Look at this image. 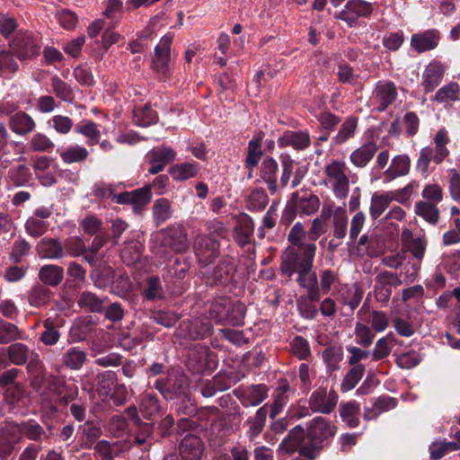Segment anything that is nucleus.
<instances>
[{
    "label": "nucleus",
    "mask_w": 460,
    "mask_h": 460,
    "mask_svg": "<svg viewBox=\"0 0 460 460\" xmlns=\"http://www.w3.org/2000/svg\"><path fill=\"white\" fill-rule=\"evenodd\" d=\"M373 12L372 4L364 0H349L344 9L335 15L336 19L344 21L349 27L354 28L361 17H367Z\"/></svg>",
    "instance_id": "4468645a"
},
{
    "label": "nucleus",
    "mask_w": 460,
    "mask_h": 460,
    "mask_svg": "<svg viewBox=\"0 0 460 460\" xmlns=\"http://www.w3.org/2000/svg\"><path fill=\"white\" fill-rule=\"evenodd\" d=\"M49 389L56 392L58 397L59 396V402L67 405L69 402L75 401L78 394V387L75 384H67L63 379L51 376L49 378Z\"/></svg>",
    "instance_id": "b1692460"
},
{
    "label": "nucleus",
    "mask_w": 460,
    "mask_h": 460,
    "mask_svg": "<svg viewBox=\"0 0 460 460\" xmlns=\"http://www.w3.org/2000/svg\"><path fill=\"white\" fill-rule=\"evenodd\" d=\"M107 300V296H99L92 291L84 290L77 298V305L86 313L102 314Z\"/></svg>",
    "instance_id": "cd10ccee"
},
{
    "label": "nucleus",
    "mask_w": 460,
    "mask_h": 460,
    "mask_svg": "<svg viewBox=\"0 0 460 460\" xmlns=\"http://www.w3.org/2000/svg\"><path fill=\"white\" fill-rule=\"evenodd\" d=\"M236 269L237 263L234 258L225 255L208 276L207 283L211 286H226L233 280Z\"/></svg>",
    "instance_id": "2eb2a0df"
},
{
    "label": "nucleus",
    "mask_w": 460,
    "mask_h": 460,
    "mask_svg": "<svg viewBox=\"0 0 460 460\" xmlns=\"http://www.w3.org/2000/svg\"><path fill=\"white\" fill-rule=\"evenodd\" d=\"M8 125L14 134L23 137L33 132L37 124L30 114L18 111L10 116Z\"/></svg>",
    "instance_id": "393cba45"
},
{
    "label": "nucleus",
    "mask_w": 460,
    "mask_h": 460,
    "mask_svg": "<svg viewBox=\"0 0 460 460\" xmlns=\"http://www.w3.org/2000/svg\"><path fill=\"white\" fill-rule=\"evenodd\" d=\"M20 433L30 440L41 441L46 437L44 428L35 420L22 421L17 425Z\"/></svg>",
    "instance_id": "a19ab883"
},
{
    "label": "nucleus",
    "mask_w": 460,
    "mask_h": 460,
    "mask_svg": "<svg viewBox=\"0 0 460 460\" xmlns=\"http://www.w3.org/2000/svg\"><path fill=\"white\" fill-rule=\"evenodd\" d=\"M253 222L250 217H244L238 221L234 229V239L241 247L252 243Z\"/></svg>",
    "instance_id": "c9c22d12"
},
{
    "label": "nucleus",
    "mask_w": 460,
    "mask_h": 460,
    "mask_svg": "<svg viewBox=\"0 0 460 460\" xmlns=\"http://www.w3.org/2000/svg\"><path fill=\"white\" fill-rule=\"evenodd\" d=\"M158 117L149 104L137 108L133 111V121L140 127H148L157 122Z\"/></svg>",
    "instance_id": "6e6d98bb"
},
{
    "label": "nucleus",
    "mask_w": 460,
    "mask_h": 460,
    "mask_svg": "<svg viewBox=\"0 0 460 460\" xmlns=\"http://www.w3.org/2000/svg\"><path fill=\"white\" fill-rule=\"evenodd\" d=\"M176 153L169 146H162L148 152L146 158L150 164L148 172L156 174L162 172L165 165L175 159Z\"/></svg>",
    "instance_id": "4be33fe9"
},
{
    "label": "nucleus",
    "mask_w": 460,
    "mask_h": 460,
    "mask_svg": "<svg viewBox=\"0 0 460 460\" xmlns=\"http://www.w3.org/2000/svg\"><path fill=\"white\" fill-rule=\"evenodd\" d=\"M14 57L10 49L0 51V77L13 75L19 70V65Z\"/></svg>",
    "instance_id": "680f3d73"
},
{
    "label": "nucleus",
    "mask_w": 460,
    "mask_h": 460,
    "mask_svg": "<svg viewBox=\"0 0 460 460\" xmlns=\"http://www.w3.org/2000/svg\"><path fill=\"white\" fill-rule=\"evenodd\" d=\"M441 34L437 29H429L411 35L410 45L413 51L421 54L436 49L440 42Z\"/></svg>",
    "instance_id": "a211bd4d"
},
{
    "label": "nucleus",
    "mask_w": 460,
    "mask_h": 460,
    "mask_svg": "<svg viewBox=\"0 0 460 460\" xmlns=\"http://www.w3.org/2000/svg\"><path fill=\"white\" fill-rule=\"evenodd\" d=\"M198 172L199 164L196 163H182L174 164L169 170V172L177 181H185L195 177Z\"/></svg>",
    "instance_id": "13d9d810"
},
{
    "label": "nucleus",
    "mask_w": 460,
    "mask_h": 460,
    "mask_svg": "<svg viewBox=\"0 0 460 460\" xmlns=\"http://www.w3.org/2000/svg\"><path fill=\"white\" fill-rule=\"evenodd\" d=\"M348 223L346 209L342 207H338L332 218V235L334 238L343 239L347 235Z\"/></svg>",
    "instance_id": "603ef678"
},
{
    "label": "nucleus",
    "mask_w": 460,
    "mask_h": 460,
    "mask_svg": "<svg viewBox=\"0 0 460 460\" xmlns=\"http://www.w3.org/2000/svg\"><path fill=\"white\" fill-rule=\"evenodd\" d=\"M281 175L278 184L279 164L272 157H266L260 167V177L267 184L270 194H275L279 188H286L293 173L295 162L288 155H280Z\"/></svg>",
    "instance_id": "7ed1b4c3"
},
{
    "label": "nucleus",
    "mask_w": 460,
    "mask_h": 460,
    "mask_svg": "<svg viewBox=\"0 0 460 460\" xmlns=\"http://www.w3.org/2000/svg\"><path fill=\"white\" fill-rule=\"evenodd\" d=\"M281 148L290 147L297 152L305 151L311 146V137L307 130H285L278 138Z\"/></svg>",
    "instance_id": "6ab92c4d"
},
{
    "label": "nucleus",
    "mask_w": 460,
    "mask_h": 460,
    "mask_svg": "<svg viewBox=\"0 0 460 460\" xmlns=\"http://www.w3.org/2000/svg\"><path fill=\"white\" fill-rule=\"evenodd\" d=\"M40 406L42 411L47 413L54 414L58 411V403L59 402V396L56 392L49 389V382L46 387L40 394Z\"/></svg>",
    "instance_id": "69168bd1"
},
{
    "label": "nucleus",
    "mask_w": 460,
    "mask_h": 460,
    "mask_svg": "<svg viewBox=\"0 0 460 460\" xmlns=\"http://www.w3.org/2000/svg\"><path fill=\"white\" fill-rule=\"evenodd\" d=\"M143 245L137 240H131L124 243L120 251V258L127 265H133L141 258Z\"/></svg>",
    "instance_id": "a18cd8bd"
},
{
    "label": "nucleus",
    "mask_w": 460,
    "mask_h": 460,
    "mask_svg": "<svg viewBox=\"0 0 460 460\" xmlns=\"http://www.w3.org/2000/svg\"><path fill=\"white\" fill-rule=\"evenodd\" d=\"M82 439L92 446L96 439L102 435V429L99 423L87 420L80 426Z\"/></svg>",
    "instance_id": "774afa93"
},
{
    "label": "nucleus",
    "mask_w": 460,
    "mask_h": 460,
    "mask_svg": "<svg viewBox=\"0 0 460 460\" xmlns=\"http://www.w3.org/2000/svg\"><path fill=\"white\" fill-rule=\"evenodd\" d=\"M459 84L456 82H450L438 89L432 100L439 103L453 102L459 100Z\"/></svg>",
    "instance_id": "8fccbe9b"
},
{
    "label": "nucleus",
    "mask_w": 460,
    "mask_h": 460,
    "mask_svg": "<svg viewBox=\"0 0 460 460\" xmlns=\"http://www.w3.org/2000/svg\"><path fill=\"white\" fill-rule=\"evenodd\" d=\"M320 206L319 197L312 191L296 190L291 194L290 200L283 212L282 220H287V223L289 224L296 214L300 216H312L318 211Z\"/></svg>",
    "instance_id": "1a4fd4ad"
},
{
    "label": "nucleus",
    "mask_w": 460,
    "mask_h": 460,
    "mask_svg": "<svg viewBox=\"0 0 460 460\" xmlns=\"http://www.w3.org/2000/svg\"><path fill=\"white\" fill-rule=\"evenodd\" d=\"M445 66L438 60L428 64L422 74L421 86L426 93L432 92L442 82L445 75Z\"/></svg>",
    "instance_id": "5701e85b"
},
{
    "label": "nucleus",
    "mask_w": 460,
    "mask_h": 460,
    "mask_svg": "<svg viewBox=\"0 0 460 460\" xmlns=\"http://www.w3.org/2000/svg\"><path fill=\"white\" fill-rule=\"evenodd\" d=\"M172 39L173 37L170 33L163 36L155 48V53L152 58L151 67L158 74L159 78L164 81L171 78L172 74L173 62L171 55Z\"/></svg>",
    "instance_id": "9b49d317"
},
{
    "label": "nucleus",
    "mask_w": 460,
    "mask_h": 460,
    "mask_svg": "<svg viewBox=\"0 0 460 460\" xmlns=\"http://www.w3.org/2000/svg\"><path fill=\"white\" fill-rule=\"evenodd\" d=\"M358 120L357 117H348L341 125L336 136L333 137V143L337 146H340L344 144L349 138L353 137L358 128Z\"/></svg>",
    "instance_id": "09e8293b"
},
{
    "label": "nucleus",
    "mask_w": 460,
    "mask_h": 460,
    "mask_svg": "<svg viewBox=\"0 0 460 460\" xmlns=\"http://www.w3.org/2000/svg\"><path fill=\"white\" fill-rule=\"evenodd\" d=\"M450 137L446 128H440L434 136L433 142L435 146H427L420 150L418 159L416 161V170L422 175L428 174L429 164L431 162L440 164L449 155V149L447 145L449 143Z\"/></svg>",
    "instance_id": "423d86ee"
},
{
    "label": "nucleus",
    "mask_w": 460,
    "mask_h": 460,
    "mask_svg": "<svg viewBox=\"0 0 460 460\" xmlns=\"http://www.w3.org/2000/svg\"><path fill=\"white\" fill-rule=\"evenodd\" d=\"M349 168L340 159H331L323 168V184L329 188L334 197L344 199L349 190Z\"/></svg>",
    "instance_id": "39448f33"
},
{
    "label": "nucleus",
    "mask_w": 460,
    "mask_h": 460,
    "mask_svg": "<svg viewBox=\"0 0 460 460\" xmlns=\"http://www.w3.org/2000/svg\"><path fill=\"white\" fill-rule=\"evenodd\" d=\"M397 404V401L395 398L388 396V395H382L376 399L374 404H373V410H367L365 412V418L366 419H372L376 416H378L383 411H386L389 410H392L395 408Z\"/></svg>",
    "instance_id": "bf43d9fd"
},
{
    "label": "nucleus",
    "mask_w": 460,
    "mask_h": 460,
    "mask_svg": "<svg viewBox=\"0 0 460 460\" xmlns=\"http://www.w3.org/2000/svg\"><path fill=\"white\" fill-rule=\"evenodd\" d=\"M160 247H156L155 253L157 256H165L167 248L175 252H184L189 248L188 235L182 226L172 225L162 229L157 235Z\"/></svg>",
    "instance_id": "9d476101"
},
{
    "label": "nucleus",
    "mask_w": 460,
    "mask_h": 460,
    "mask_svg": "<svg viewBox=\"0 0 460 460\" xmlns=\"http://www.w3.org/2000/svg\"><path fill=\"white\" fill-rule=\"evenodd\" d=\"M179 450L184 460H200L204 447L199 437L188 434L182 438Z\"/></svg>",
    "instance_id": "a878e982"
},
{
    "label": "nucleus",
    "mask_w": 460,
    "mask_h": 460,
    "mask_svg": "<svg viewBox=\"0 0 460 460\" xmlns=\"http://www.w3.org/2000/svg\"><path fill=\"white\" fill-rule=\"evenodd\" d=\"M13 54L21 61H31L40 55L42 39L39 33L19 31L8 43Z\"/></svg>",
    "instance_id": "6e6552de"
},
{
    "label": "nucleus",
    "mask_w": 460,
    "mask_h": 460,
    "mask_svg": "<svg viewBox=\"0 0 460 460\" xmlns=\"http://www.w3.org/2000/svg\"><path fill=\"white\" fill-rule=\"evenodd\" d=\"M402 240L406 245L407 250L418 261H421L425 255L427 248V239L425 236L414 237L412 233L405 228L402 233Z\"/></svg>",
    "instance_id": "72a5a7b5"
},
{
    "label": "nucleus",
    "mask_w": 460,
    "mask_h": 460,
    "mask_svg": "<svg viewBox=\"0 0 460 460\" xmlns=\"http://www.w3.org/2000/svg\"><path fill=\"white\" fill-rule=\"evenodd\" d=\"M189 270L190 264L187 261L173 257L166 265L164 279L167 283L175 284L186 277Z\"/></svg>",
    "instance_id": "473e14b6"
},
{
    "label": "nucleus",
    "mask_w": 460,
    "mask_h": 460,
    "mask_svg": "<svg viewBox=\"0 0 460 460\" xmlns=\"http://www.w3.org/2000/svg\"><path fill=\"white\" fill-rule=\"evenodd\" d=\"M360 406L355 401H350L340 405L341 418L349 428H357L359 425Z\"/></svg>",
    "instance_id": "79ce46f5"
},
{
    "label": "nucleus",
    "mask_w": 460,
    "mask_h": 460,
    "mask_svg": "<svg viewBox=\"0 0 460 460\" xmlns=\"http://www.w3.org/2000/svg\"><path fill=\"white\" fill-rule=\"evenodd\" d=\"M230 298L229 297H218L209 305L208 311V317L214 320L217 323H224L227 319L226 312L229 310Z\"/></svg>",
    "instance_id": "c03bdc74"
},
{
    "label": "nucleus",
    "mask_w": 460,
    "mask_h": 460,
    "mask_svg": "<svg viewBox=\"0 0 460 460\" xmlns=\"http://www.w3.org/2000/svg\"><path fill=\"white\" fill-rule=\"evenodd\" d=\"M334 294L341 303L349 305L351 310L359 305L363 297V290L358 284H354L352 288L347 284L337 285Z\"/></svg>",
    "instance_id": "bb28decb"
},
{
    "label": "nucleus",
    "mask_w": 460,
    "mask_h": 460,
    "mask_svg": "<svg viewBox=\"0 0 460 460\" xmlns=\"http://www.w3.org/2000/svg\"><path fill=\"white\" fill-rule=\"evenodd\" d=\"M52 292L42 284L33 286L28 292V301L34 307H41L49 304Z\"/></svg>",
    "instance_id": "37998d69"
},
{
    "label": "nucleus",
    "mask_w": 460,
    "mask_h": 460,
    "mask_svg": "<svg viewBox=\"0 0 460 460\" xmlns=\"http://www.w3.org/2000/svg\"><path fill=\"white\" fill-rule=\"evenodd\" d=\"M397 96V87L392 81H379L373 91V99L378 104L379 111H385L395 102Z\"/></svg>",
    "instance_id": "aec40b11"
},
{
    "label": "nucleus",
    "mask_w": 460,
    "mask_h": 460,
    "mask_svg": "<svg viewBox=\"0 0 460 460\" xmlns=\"http://www.w3.org/2000/svg\"><path fill=\"white\" fill-rule=\"evenodd\" d=\"M30 149L38 153H50L55 148L54 142L44 133H35L29 140Z\"/></svg>",
    "instance_id": "052dcab7"
},
{
    "label": "nucleus",
    "mask_w": 460,
    "mask_h": 460,
    "mask_svg": "<svg viewBox=\"0 0 460 460\" xmlns=\"http://www.w3.org/2000/svg\"><path fill=\"white\" fill-rule=\"evenodd\" d=\"M392 199L390 198V193H374L371 198L369 213L373 219L378 218L384 211L389 207Z\"/></svg>",
    "instance_id": "5fc2aeb1"
},
{
    "label": "nucleus",
    "mask_w": 460,
    "mask_h": 460,
    "mask_svg": "<svg viewBox=\"0 0 460 460\" xmlns=\"http://www.w3.org/2000/svg\"><path fill=\"white\" fill-rule=\"evenodd\" d=\"M154 387L166 401L187 399L189 394V380L179 369H171L165 376L157 378Z\"/></svg>",
    "instance_id": "0eeeda50"
},
{
    "label": "nucleus",
    "mask_w": 460,
    "mask_h": 460,
    "mask_svg": "<svg viewBox=\"0 0 460 460\" xmlns=\"http://www.w3.org/2000/svg\"><path fill=\"white\" fill-rule=\"evenodd\" d=\"M306 440L300 449V456L308 460H314L329 440L335 436L337 427L327 419L317 416L306 423L305 429Z\"/></svg>",
    "instance_id": "f257e3e1"
},
{
    "label": "nucleus",
    "mask_w": 460,
    "mask_h": 460,
    "mask_svg": "<svg viewBox=\"0 0 460 460\" xmlns=\"http://www.w3.org/2000/svg\"><path fill=\"white\" fill-rule=\"evenodd\" d=\"M268 203L269 197L262 188H254L246 199L247 208L252 211H261Z\"/></svg>",
    "instance_id": "4d7b16f0"
},
{
    "label": "nucleus",
    "mask_w": 460,
    "mask_h": 460,
    "mask_svg": "<svg viewBox=\"0 0 460 460\" xmlns=\"http://www.w3.org/2000/svg\"><path fill=\"white\" fill-rule=\"evenodd\" d=\"M316 244L312 243L304 249L288 247L281 255L280 271L291 278L295 273L312 270L316 253Z\"/></svg>",
    "instance_id": "20e7f679"
},
{
    "label": "nucleus",
    "mask_w": 460,
    "mask_h": 460,
    "mask_svg": "<svg viewBox=\"0 0 460 460\" xmlns=\"http://www.w3.org/2000/svg\"><path fill=\"white\" fill-rule=\"evenodd\" d=\"M152 210L154 221L157 226L170 219L173 212L171 202L164 198L155 199Z\"/></svg>",
    "instance_id": "de8ad7c7"
},
{
    "label": "nucleus",
    "mask_w": 460,
    "mask_h": 460,
    "mask_svg": "<svg viewBox=\"0 0 460 460\" xmlns=\"http://www.w3.org/2000/svg\"><path fill=\"white\" fill-rule=\"evenodd\" d=\"M411 159L407 155H395L384 172V181L388 182L396 178L405 176L410 172Z\"/></svg>",
    "instance_id": "7c9ffc66"
},
{
    "label": "nucleus",
    "mask_w": 460,
    "mask_h": 460,
    "mask_svg": "<svg viewBox=\"0 0 460 460\" xmlns=\"http://www.w3.org/2000/svg\"><path fill=\"white\" fill-rule=\"evenodd\" d=\"M10 361L16 366L24 365L29 357V348L21 342H16L7 348Z\"/></svg>",
    "instance_id": "338daca9"
},
{
    "label": "nucleus",
    "mask_w": 460,
    "mask_h": 460,
    "mask_svg": "<svg viewBox=\"0 0 460 460\" xmlns=\"http://www.w3.org/2000/svg\"><path fill=\"white\" fill-rule=\"evenodd\" d=\"M268 407V404H264L256 411L253 416L249 417L245 420L244 426L247 427L246 436L250 441L254 440L262 432L269 413Z\"/></svg>",
    "instance_id": "c85d7f7f"
},
{
    "label": "nucleus",
    "mask_w": 460,
    "mask_h": 460,
    "mask_svg": "<svg viewBox=\"0 0 460 460\" xmlns=\"http://www.w3.org/2000/svg\"><path fill=\"white\" fill-rule=\"evenodd\" d=\"M305 440H306L305 429L301 425H296L288 431L279 445L278 454L292 455L296 451L300 454Z\"/></svg>",
    "instance_id": "412c9836"
},
{
    "label": "nucleus",
    "mask_w": 460,
    "mask_h": 460,
    "mask_svg": "<svg viewBox=\"0 0 460 460\" xmlns=\"http://www.w3.org/2000/svg\"><path fill=\"white\" fill-rule=\"evenodd\" d=\"M438 204L420 200L414 207L415 214L432 226H436L439 220V209Z\"/></svg>",
    "instance_id": "58836bf2"
},
{
    "label": "nucleus",
    "mask_w": 460,
    "mask_h": 460,
    "mask_svg": "<svg viewBox=\"0 0 460 460\" xmlns=\"http://www.w3.org/2000/svg\"><path fill=\"white\" fill-rule=\"evenodd\" d=\"M75 131L86 137L88 146H95L100 143L101 130L98 124L93 120L80 122L75 125Z\"/></svg>",
    "instance_id": "ea45409f"
},
{
    "label": "nucleus",
    "mask_w": 460,
    "mask_h": 460,
    "mask_svg": "<svg viewBox=\"0 0 460 460\" xmlns=\"http://www.w3.org/2000/svg\"><path fill=\"white\" fill-rule=\"evenodd\" d=\"M87 354L76 347L68 349L63 355L64 365L71 370L80 369L85 363Z\"/></svg>",
    "instance_id": "49530a36"
},
{
    "label": "nucleus",
    "mask_w": 460,
    "mask_h": 460,
    "mask_svg": "<svg viewBox=\"0 0 460 460\" xmlns=\"http://www.w3.org/2000/svg\"><path fill=\"white\" fill-rule=\"evenodd\" d=\"M131 446L132 443L128 439L115 442L102 439L94 445L93 455L97 460H115V457L128 451Z\"/></svg>",
    "instance_id": "f3484780"
},
{
    "label": "nucleus",
    "mask_w": 460,
    "mask_h": 460,
    "mask_svg": "<svg viewBox=\"0 0 460 460\" xmlns=\"http://www.w3.org/2000/svg\"><path fill=\"white\" fill-rule=\"evenodd\" d=\"M395 342L396 338L392 332L387 333L385 337L378 339L376 341L374 349L370 351L372 360L379 361L387 358L390 355Z\"/></svg>",
    "instance_id": "4c0bfd02"
},
{
    "label": "nucleus",
    "mask_w": 460,
    "mask_h": 460,
    "mask_svg": "<svg viewBox=\"0 0 460 460\" xmlns=\"http://www.w3.org/2000/svg\"><path fill=\"white\" fill-rule=\"evenodd\" d=\"M193 248L199 262L207 266L219 255L220 244L215 237L199 235L196 238Z\"/></svg>",
    "instance_id": "dca6fc26"
},
{
    "label": "nucleus",
    "mask_w": 460,
    "mask_h": 460,
    "mask_svg": "<svg viewBox=\"0 0 460 460\" xmlns=\"http://www.w3.org/2000/svg\"><path fill=\"white\" fill-rule=\"evenodd\" d=\"M93 195L99 199L112 198L118 204H128L134 212L139 214L152 199L149 187H143L132 191L115 194V187L105 182H97L93 189Z\"/></svg>",
    "instance_id": "f03ea898"
},
{
    "label": "nucleus",
    "mask_w": 460,
    "mask_h": 460,
    "mask_svg": "<svg viewBox=\"0 0 460 460\" xmlns=\"http://www.w3.org/2000/svg\"><path fill=\"white\" fill-rule=\"evenodd\" d=\"M58 153L62 162L66 164L84 163L89 156L87 148L79 145H72L58 149Z\"/></svg>",
    "instance_id": "f704fd0d"
},
{
    "label": "nucleus",
    "mask_w": 460,
    "mask_h": 460,
    "mask_svg": "<svg viewBox=\"0 0 460 460\" xmlns=\"http://www.w3.org/2000/svg\"><path fill=\"white\" fill-rule=\"evenodd\" d=\"M64 278V269L56 264L42 266L39 270V279L45 286L57 287Z\"/></svg>",
    "instance_id": "e433bc0d"
},
{
    "label": "nucleus",
    "mask_w": 460,
    "mask_h": 460,
    "mask_svg": "<svg viewBox=\"0 0 460 460\" xmlns=\"http://www.w3.org/2000/svg\"><path fill=\"white\" fill-rule=\"evenodd\" d=\"M378 150L377 145L369 141L356 148L349 155V162L358 169L365 168Z\"/></svg>",
    "instance_id": "c756f323"
},
{
    "label": "nucleus",
    "mask_w": 460,
    "mask_h": 460,
    "mask_svg": "<svg viewBox=\"0 0 460 460\" xmlns=\"http://www.w3.org/2000/svg\"><path fill=\"white\" fill-rule=\"evenodd\" d=\"M322 358L330 372L340 368V363L343 359V350L341 346L326 348L322 352Z\"/></svg>",
    "instance_id": "864d4df0"
},
{
    "label": "nucleus",
    "mask_w": 460,
    "mask_h": 460,
    "mask_svg": "<svg viewBox=\"0 0 460 460\" xmlns=\"http://www.w3.org/2000/svg\"><path fill=\"white\" fill-rule=\"evenodd\" d=\"M354 333L357 344L362 348H368L373 343L376 337L373 329L369 325L360 322L355 324Z\"/></svg>",
    "instance_id": "0e129e2a"
},
{
    "label": "nucleus",
    "mask_w": 460,
    "mask_h": 460,
    "mask_svg": "<svg viewBox=\"0 0 460 460\" xmlns=\"http://www.w3.org/2000/svg\"><path fill=\"white\" fill-rule=\"evenodd\" d=\"M366 372L365 365L351 366V368L346 373L342 379L341 389L342 392H348L356 387L362 379Z\"/></svg>",
    "instance_id": "3c124183"
},
{
    "label": "nucleus",
    "mask_w": 460,
    "mask_h": 460,
    "mask_svg": "<svg viewBox=\"0 0 460 460\" xmlns=\"http://www.w3.org/2000/svg\"><path fill=\"white\" fill-rule=\"evenodd\" d=\"M338 400V394L334 390L327 391L324 387H319L311 394L308 405L312 412L330 414L335 409Z\"/></svg>",
    "instance_id": "ddd939ff"
},
{
    "label": "nucleus",
    "mask_w": 460,
    "mask_h": 460,
    "mask_svg": "<svg viewBox=\"0 0 460 460\" xmlns=\"http://www.w3.org/2000/svg\"><path fill=\"white\" fill-rule=\"evenodd\" d=\"M139 411L144 418L150 419L160 411L159 400L155 394H146L143 395L139 404Z\"/></svg>",
    "instance_id": "e2e57ef3"
},
{
    "label": "nucleus",
    "mask_w": 460,
    "mask_h": 460,
    "mask_svg": "<svg viewBox=\"0 0 460 460\" xmlns=\"http://www.w3.org/2000/svg\"><path fill=\"white\" fill-rule=\"evenodd\" d=\"M402 284L399 276L392 271L384 270L375 278L374 296L377 302L387 305L393 294V288Z\"/></svg>",
    "instance_id": "f8f14e48"
},
{
    "label": "nucleus",
    "mask_w": 460,
    "mask_h": 460,
    "mask_svg": "<svg viewBox=\"0 0 460 460\" xmlns=\"http://www.w3.org/2000/svg\"><path fill=\"white\" fill-rule=\"evenodd\" d=\"M36 250L39 256L44 259L59 260L65 256L63 244L54 238H42Z\"/></svg>",
    "instance_id": "2f4dec72"
}]
</instances>
